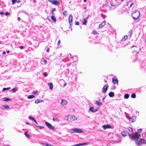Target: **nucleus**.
I'll return each mask as SVG.
<instances>
[{
	"mask_svg": "<svg viewBox=\"0 0 146 146\" xmlns=\"http://www.w3.org/2000/svg\"><path fill=\"white\" fill-rule=\"evenodd\" d=\"M2 100L4 101L8 102L11 101L12 99L7 98H2Z\"/></svg>",
	"mask_w": 146,
	"mask_h": 146,
	"instance_id": "nucleus-16",
	"label": "nucleus"
},
{
	"mask_svg": "<svg viewBox=\"0 0 146 146\" xmlns=\"http://www.w3.org/2000/svg\"><path fill=\"white\" fill-rule=\"evenodd\" d=\"M4 14V13L3 12H0V14H1V15H3Z\"/></svg>",
	"mask_w": 146,
	"mask_h": 146,
	"instance_id": "nucleus-56",
	"label": "nucleus"
},
{
	"mask_svg": "<svg viewBox=\"0 0 146 146\" xmlns=\"http://www.w3.org/2000/svg\"><path fill=\"white\" fill-rule=\"evenodd\" d=\"M53 120L54 121H57L58 122L59 121H60L59 119L57 118H55L54 117L53 118Z\"/></svg>",
	"mask_w": 146,
	"mask_h": 146,
	"instance_id": "nucleus-32",
	"label": "nucleus"
},
{
	"mask_svg": "<svg viewBox=\"0 0 146 146\" xmlns=\"http://www.w3.org/2000/svg\"><path fill=\"white\" fill-rule=\"evenodd\" d=\"M134 4V3H132L131 4H130V7H132V6Z\"/></svg>",
	"mask_w": 146,
	"mask_h": 146,
	"instance_id": "nucleus-59",
	"label": "nucleus"
},
{
	"mask_svg": "<svg viewBox=\"0 0 146 146\" xmlns=\"http://www.w3.org/2000/svg\"><path fill=\"white\" fill-rule=\"evenodd\" d=\"M10 13H8V12H6L5 13V15L6 16L8 15Z\"/></svg>",
	"mask_w": 146,
	"mask_h": 146,
	"instance_id": "nucleus-51",
	"label": "nucleus"
},
{
	"mask_svg": "<svg viewBox=\"0 0 146 146\" xmlns=\"http://www.w3.org/2000/svg\"><path fill=\"white\" fill-rule=\"evenodd\" d=\"M24 134L28 138H30V136L29 135L27 134V132H25L24 133Z\"/></svg>",
	"mask_w": 146,
	"mask_h": 146,
	"instance_id": "nucleus-30",
	"label": "nucleus"
},
{
	"mask_svg": "<svg viewBox=\"0 0 146 146\" xmlns=\"http://www.w3.org/2000/svg\"><path fill=\"white\" fill-rule=\"evenodd\" d=\"M60 40H59L58 41V42L57 43V45H59V44H60Z\"/></svg>",
	"mask_w": 146,
	"mask_h": 146,
	"instance_id": "nucleus-54",
	"label": "nucleus"
},
{
	"mask_svg": "<svg viewBox=\"0 0 146 146\" xmlns=\"http://www.w3.org/2000/svg\"><path fill=\"white\" fill-rule=\"evenodd\" d=\"M89 110L90 111L93 113L95 112L98 110L97 109H95L94 108L92 107H90L89 109Z\"/></svg>",
	"mask_w": 146,
	"mask_h": 146,
	"instance_id": "nucleus-10",
	"label": "nucleus"
},
{
	"mask_svg": "<svg viewBox=\"0 0 146 146\" xmlns=\"http://www.w3.org/2000/svg\"><path fill=\"white\" fill-rule=\"evenodd\" d=\"M108 95L110 97H112L114 96V93L113 92H110L109 93Z\"/></svg>",
	"mask_w": 146,
	"mask_h": 146,
	"instance_id": "nucleus-20",
	"label": "nucleus"
},
{
	"mask_svg": "<svg viewBox=\"0 0 146 146\" xmlns=\"http://www.w3.org/2000/svg\"><path fill=\"white\" fill-rule=\"evenodd\" d=\"M132 30H130L129 31V32H128V35H131V33H132Z\"/></svg>",
	"mask_w": 146,
	"mask_h": 146,
	"instance_id": "nucleus-41",
	"label": "nucleus"
},
{
	"mask_svg": "<svg viewBox=\"0 0 146 146\" xmlns=\"http://www.w3.org/2000/svg\"><path fill=\"white\" fill-rule=\"evenodd\" d=\"M10 88H10V87H8V88H4L3 89V91H5L6 90H9Z\"/></svg>",
	"mask_w": 146,
	"mask_h": 146,
	"instance_id": "nucleus-35",
	"label": "nucleus"
},
{
	"mask_svg": "<svg viewBox=\"0 0 146 146\" xmlns=\"http://www.w3.org/2000/svg\"><path fill=\"white\" fill-rule=\"evenodd\" d=\"M3 107L4 108V109H7V108H8L9 107V106L8 105H3Z\"/></svg>",
	"mask_w": 146,
	"mask_h": 146,
	"instance_id": "nucleus-31",
	"label": "nucleus"
},
{
	"mask_svg": "<svg viewBox=\"0 0 146 146\" xmlns=\"http://www.w3.org/2000/svg\"><path fill=\"white\" fill-rule=\"evenodd\" d=\"M128 131H129L130 133H133V130L130 127H129L127 128Z\"/></svg>",
	"mask_w": 146,
	"mask_h": 146,
	"instance_id": "nucleus-25",
	"label": "nucleus"
},
{
	"mask_svg": "<svg viewBox=\"0 0 146 146\" xmlns=\"http://www.w3.org/2000/svg\"><path fill=\"white\" fill-rule=\"evenodd\" d=\"M66 72L67 73H69V69H68V68H67V70L66 71Z\"/></svg>",
	"mask_w": 146,
	"mask_h": 146,
	"instance_id": "nucleus-55",
	"label": "nucleus"
},
{
	"mask_svg": "<svg viewBox=\"0 0 146 146\" xmlns=\"http://www.w3.org/2000/svg\"><path fill=\"white\" fill-rule=\"evenodd\" d=\"M103 128L105 130L106 129L109 128L111 127V126L109 125H104L102 126Z\"/></svg>",
	"mask_w": 146,
	"mask_h": 146,
	"instance_id": "nucleus-17",
	"label": "nucleus"
},
{
	"mask_svg": "<svg viewBox=\"0 0 146 146\" xmlns=\"http://www.w3.org/2000/svg\"><path fill=\"white\" fill-rule=\"evenodd\" d=\"M96 104L100 106H101L102 105V102H99L98 101H96Z\"/></svg>",
	"mask_w": 146,
	"mask_h": 146,
	"instance_id": "nucleus-21",
	"label": "nucleus"
},
{
	"mask_svg": "<svg viewBox=\"0 0 146 146\" xmlns=\"http://www.w3.org/2000/svg\"><path fill=\"white\" fill-rule=\"evenodd\" d=\"M63 15L64 16H66L67 15V12L66 11H65L63 12Z\"/></svg>",
	"mask_w": 146,
	"mask_h": 146,
	"instance_id": "nucleus-36",
	"label": "nucleus"
},
{
	"mask_svg": "<svg viewBox=\"0 0 146 146\" xmlns=\"http://www.w3.org/2000/svg\"><path fill=\"white\" fill-rule=\"evenodd\" d=\"M105 25V21H104L103 22L100 24L99 27L100 28H101L103 26H104Z\"/></svg>",
	"mask_w": 146,
	"mask_h": 146,
	"instance_id": "nucleus-19",
	"label": "nucleus"
},
{
	"mask_svg": "<svg viewBox=\"0 0 146 146\" xmlns=\"http://www.w3.org/2000/svg\"><path fill=\"white\" fill-rule=\"evenodd\" d=\"M37 93H38V91H35L33 92V93L34 94H36Z\"/></svg>",
	"mask_w": 146,
	"mask_h": 146,
	"instance_id": "nucleus-49",
	"label": "nucleus"
},
{
	"mask_svg": "<svg viewBox=\"0 0 146 146\" xmlns=\"http://www.w3.org/2000/svg\"><path fill=\"white\" fill-rule=\"evenodd\" d=\"M122 10H121L119 9L117 11V14L118 15H120L121 14H122V12L121 11Z\"/></svg>",
	"mask_w": 146,
	"mask_h": 146,
	"instance_id": "nucleus-29",
	"label": "nucleus"
},
{
	"mask_svg": "<svg viewBox=\"0 0 146 146\" xmlns=\"http://www.w3.org/2000/svg\"><path fill=\"white\" fill-rule=\"evenodd\" d=\"M142 130L141 128L138 129L137 132L133 133V135H131L129 133H128V135L130 139L131 140H136L139 138L141 137V134L139 133Z\"/></svg>",
	"mask_w": 146,
	"mask_h": 146,
	"instance_id": "nucleus-1",
	"label": "nucleus"
},
{
	"mask_svg": "<svg viewBox=\"0 0 146 146\" xmlns=\"http://www.w3.org/2000/svg\"><path fill=\"white\" fill-rule=\"evenodd\" d=\"M116 89V86H113V89L115 90Z\"/></svg>",
	"mask_w": 146,
	"mask_h": 146,
	"instance_id": "nucleus-64",
	"label": "nucleus"
},
{
	"mask_svg": "<svg viewBox=\"0 0 146 146\" xmlns=\"http://www.w3.org/2000/svg\"><path fill=\"white\" fill-rule=\"evenodd\" d=\"M56 10V9L55 8H54V9H53L52 10V11H53V12L54 11H55Z\"/></svg>",
	"mask_w": 146,
	"mask_h": 146,
	"instance_id": "nucleus-62",
	"label": "nucleus"
},
{
	"mask_svg": "<svg viewBox=\"0 0 146 146\" xmlns=\"http://www.w3.org/2000/svg\"><path fill=\"white\" fill-rule=\"evenodd\" d=\"M69 22L70 25H72V16L71 15H70L69 16Z\"/></svg>",
	"mask_w": 146,
	"mask_h": 146,
	"instance_id": "nucleus-9",
	"label": "nucleus"
},
{
	"mask_svg": "<svg viewBox=\"0 0 146 146\" xmlns=\"http://www.w3.org/2000/svg\"><path fill=\"white\" fill-rule=\"evenodd\" d=\"M52 4L56 6H59L60 4V3L58 1L56 0H54Z\"/></svg>",
	"mask_w": 146,
	"mask_h": 146,
	"instance_id": "nucleus-12",
	"label": "nucleus"
},
{
	"mask_svg": "<svg viewBox=\"0 0 146 146\" xmlns=\"http://www.w3.org/2000/svg\"><path fill=\"white\" fill-rule=\"evenodd\" d=\"M131 97L132 98H135L136 97V94L135 93H133L131 95Z\"/></svg>",
	"mask_w": 146,
	"mask_h": 146,
	"instance_id": "nucleus-28",
	"label": "nucleus"
},
{
	"mask_svg": "<svg viewBox=\"0 0 146 146\" xmlns=\"http://www.w3.org/2000/svg\"><path fill=\"white\" fill-rule=\"evenodd\" d=\"M108 84L107 85L104 86L102 89V92L104 93H106L108 88Z\"/></svg>",
	"mask_w": 146,
	"mask_h": 146,
	"instance_id": "nucleus-7",
	"label": "nucleus"
},
{
	"mask_svg": "<svg viewBox=\"0 0 146 146\" xmlns=\"http://www.w3.org/2000/svg\"><path fill=\"white\" fill-rule=\"evenodd\" d=\"M94 35H96L97 34V32L95 30H94L92 31Z\"/></svg>",
	"mask_w": 146,
	"mask_h": 146,
	"instance_id": "nucleus-40",
	"label": "nucleus"
},
{
	"mask_svg": "<svg viewBox=\"0 0 146 146\" xmlns=\"http://www.w3.org/2000/svg\"><path fill=\"white\" fill-rule=\"evenodd\" d=\"M48 86H49V88L50 90H52L53 88V85L52 83L50 82L48 83Z\"/></svg>",
	"mask_w": 146,
	"mask_h": 146,
	"instance_id": "nucleus-18",
	"label": "nucleus"
},
{
	"mask_svg": "<svg viewBox=\"0 0 146 146\" xmlns=\"http://www.w3.org/2000/svg\"><path fill=\"white\" fill-rule=\"evenodd\" d=\"M129 96V95L128 94H125L124 96V98L125 99H128Z\"/></svg>",
	"mask_w": 146,
	"mask_h": 146,
	"instance_id": "nucleus-26",
	"label": "nucleus"
},
{
	"mask_svg": "<svg viewBox=\"0 0 146 146\" xmlns=\"http://www.w3.org/2000/svg\"><path fill=\"white\" fill-rule=\"evenodd\" d=\"M43 61V62L45 64H46L47 63V60H44Z\"/></svg>",
	"mask_w": 146,
	"mask_h": 146,
	"instance_id": "nucleus-50",
	"label": "nucleus"
},
{
	"mask_svg": "<svg viewBox=\"0 0 146 146\" xmlns=\"http://www.w3.org/2000/svg\"><path fill=\"white\" fill-rule=\"evenodd\" d=\"M47 74L46 72H45L44 73V77H46L47 76Z\"/></svg>",
	"mask_w": 146,
	"mask_h": 146,
	"instance_id": "nucleus-44",
	"label": "nucleus"
},
{
	"mask_svg": "<svg viewBox=\"0 0 146 146\" xmlns=\"http://www.w3.org/2000/svg\"><path fill=\"white\" fill-rule=\"evenodd\" d=\"M23 13H25V14H28V13L25 11H24L23 12Z\"/></svg>",
	"mask_w": 146,
	"mask_h": 146,
	"instance_id": "nucleus-58",
	"label": "nucleus"
},
{
	"mask_svg": "<svg viewBox=\"0 0 146 146\" xmlns=\"http://www.w3.org/2000/svg\"><path fill=\"white\" fill-rule=\"evenodd\" d=\"M19 48L21 49H23L24 48V47L23 46H19Z\"/></svg>",
	"mask_w": 146,
	"mask_h": 146,
	"instance_id": "nucleus-47",
	"label": "nucleus"
},
{
	"mask_svg": "<svg viewBox=\"0 0 146 146\" xmlns=\"http://www.w3.org/2000/svg\"><path fill=\"white\" fill-rule=\"evenodd\" d=\"M73 146H79V144H77L74 145H73Z\"/></svg>",
	"mask_w": 146,
	"mask_h": 146,
	"instance_id": "nucleus-61",
	"label": "nucleus"
},
{
	"mask_svg": "<svg viewBox=\"0 0 146 146\" xmlns=\"http://www.w3.org/2000/svg\"><path fill=\"white\" fill-rule=\"evenodd\" d=\"M54 0H48V1L52 4Z\"/></svg>",
	"mask_w": 146,
	"mask_h": 146,
	"instance_id": "nucleus-43",
	"label": "nucleus"
},
{
	"mask_svg": "<svg viewBox=\"0 0 146 146\" xmlns=\"http://www.w3.org/2000/svg\"><path fill=\"white\" fill-rule=\"evenodd\" d=\"M140 15V12L139 11H135L132 14L131 16L133 19L136 20L137 19Z\"/></svg>",
	"mask_w": 146,
	"mask_h": 146,
	"instance_id": "nucleus-3",
	"label": "nucleus"
},
{
	"mask_svg": "<svg viewBox=\"0 0 146 146\" xmlns=\"http://www.w3.org/2000/svg\"><path fill=\"white\" fill-rule=\"evenodd\" d=\"M49 49H50L49 48H48L47 49V50H46V52H49Z\"/></svg>",
	"mask_w": 146,
	"mask_h": 146,
	"instance_id": "nucleus-57",
	"label": "nucleus"
},
{
	"mask_svg": "<svg viewBox=\"0 0 146 146\" xmlns=\"http://www.w3.org/2000/svg\"><path fill=\"white\" fill-rule=\"evenodd\" d=\"M51 19L54 22H56V19L55 17L54 16H51Z\"/></svg>",
	"mask_w": 146,
	"mask_h": 146,
	"instance_id": "nucleus-24",
	"label": "nucleus"
},
{
	"mask_svg": "<svg viewBox=\"0 0 146 146\" xmlns=\"http://www.w3.org/2000/svg\"><path fill=\"white\" fill-rule=\"evenodd\" d=\"M45 124L49 129L52 130H54V127L50 123H48L47 121H46Z\"/></svg>",
	"mask_w": 146,
	"mask_h": 146,
	"instance_id": "nucleus-6",
	"label": "nucleus"
},
{
	"mask_svg": "<svg viewBox=\"0 0 146 146\" xmlns=\"http://www.w3.org/2000/svg\"><path fill=\"white\" fill-rule=\"evenodd\" d=\"M88 19V17L85 18L82 20V23L84 25H86L87 23V19Z\"/></svg>",
	"mask_w": 146,
	"mask_h": 146,
	"instance_id": "nucleus-13",
	"label": "nucleus"
},
{
	"mask_svg": "<svg viewBox=\"0 0 146 146\" xmlns=\"http://www.w3.org/2000/svg\"><path fill=\"white\" fill-rule=\"evenodd\" d=\"M35 97V96L33 95H30L27 96V98L29 99H31L34 98Z\"/></svg>",
	"mask_w": 146,
	"mask_h": 146,
	"instance_id": "nucleus-23",
	"label": "nucleus"
},
{
	"mask_svg": "<svg viewBox=\"0 0 146 146\" xmlns=\"http://www.w3.org/2000/svg\"><path fill=\"white\" fill-rule=\"evenodd\" d=\"M142 137H146V132L144 133H143L142 134Z\"/></svg>",
	"mask_w": 146,
	"mask_h": 146,
	"instance_id": "nucleus-42",
	"label": "nucleus"
},
{
	"mask_svg": "<svg viewBox=\"0 0 146 146\" xmlns=\"http://www.w3.org/2000/svg\"><path fill=\"white\" fill-rule=\"evenodd\" d=\"M89 144V143L88 142H85V143H83V145H87Z\"/></svg>",
	"mask_w": 146,
	"mask_h": 146,
	"instance_id": "nucleus-45",
	"label": "nucleus"
},
{
	"mask_svg": "<svg viewBox=\"0 0 146 146\" xmlns=\"http://www.w3.org/2000/svg\"><path fill=\"white\" fill-rule=\"evenodd\" d=\"M75 25H79V22L78 21H77L75 23Z\"/></svg>",
	"mask_w": 146,
	"mask_h": 146,
	"instance_id": "nucleus-46",
	"label": "nucleus"
},
{
	"mask_svg": "<svg viewBox=\"0 0 146 146\" xmlns=\"http://www.w3.org/2000/svg\"><path fill=\"white\" fill-rule=\"evenodd\" d=\"M79 146H82L83 145V143H78Z\"/></svg>",
	"mask_w": 146,
	"mask_h": 146,
	"instance_id": "nucleus-60",
	"label": "nucleus"
},
{
	"mask_svg": "<svg viewBox=\"0 0 146 146\" xmlns=\"http://www.w3.org/2000/svg\"><path fill=\"white\" fill-rule=\"evenodd\" d=\"M129 121L131 122H133L135 121L136 117L135 116H133L131 117H127Z\"/></svg>",
	"mask_w": 146,
	"mask_h": 146,
	"instance_id": "nucleus-8",
	"label": "nucleus"
},
{
	"mask_svg": "<svg viewBox=\"0 0 146 146\" xmlns=\"http://www.w3.org/2000/svg\"><path fill=\"white\" fill-rule=\"evenodd\" d=\"M12 1V4L14 5L15 4L16 2H17V0H11Z\"/></svg>",
	"mask_w": 146,
	"mask_h": 146,
	"instance_id": "nucleus-38",
	"label": "nucleus"
},
{
	"mask_svg": "<svg viewBox=\"0 0 146 146\" xmlns=\"http://www.w3.org/2000/svg\"><path fill=\"white\" fill-rule=\"evenodd\" d=\"M40 102H44V101L42 100H41V99H40Z\"/></svg>",
	"mask_w": 146,
	"mask_h": 146,
	"instance_id": "nucleus-53",
	"label": "nucleus"
},
{
	"mask_svg": "<svg viewBox=\"0 0 146 146\" xmlns=\"http://www.w3.org/2000/svg\"><path fill=\"white\" fill-rule=\"evenodd\" d=\"M17 90V88H15L12 89L11 90V91L13 93H15L16 92Z\"/></svg>",
	"mask_w": 146,
	"mask_h": 146,
	"instance_id": "nucleus-27",
	"label": "nucleus"
},
{
	"mask_svg": "<svg viewBox=\"0 0 146 146\" xmlns=\"http://www.w3.org/2000/svg\"><path fill=\"white\" fill-rule=\"evenodd\" d=\"M127 38V35H125L121 39V41L122 42V41H124L126 40Z\"/></svg>",
	"mask_w": 146,
	"mask_h": 146,
	"instance_id": "nucleus-22",
	"label": "nucleus"
},
{
	"mask_svg": "<svg viewBox=\"0 0 146 146\" xmlns=\"http://www.w3.org/2000/svg\"><path fill=\"white\" fill-rule=\"evenodd\" d=\"M17 19L19 21L21 20V19H20V17H18L17 18Z\"/></svg>",
	"mask_w": 146,
	"mask_h": 146,
	"instance_id": "nucleus-63",
	"label": "nucleus"
},
{
	"mask_svg": "<svg viewBox=\"0 0 146 146\" xmlns=\"http://www.w3.org/2000/svg\"><path fill=\"white\" fill-rule=\"evenodd\" d=\"M112 82L115 84H117L118 83V80L117 79H115L113 77L112 78Z\"/></svg>",
	"mask_w": 146,
	"mask_h": 146,
	"instance_id": "nucleus-14",
	"label": "nucleus"
},
{
	"mask_svg": "<svg viewBox=\"0 0 146 146\" xmlns=\"http://www.w3.org/2000/svg\"><path fill=\"white\" fill-rule=\"evenodd\" d=\"M35 126L37 127H38V128L40 129L44 128V127L42 126H38V125H35Z\"/></svg>",
	"mask_w": 146,
	"mask_h": 146,
	"instance_id": "nucleus-33",
	"label": "nucleus"
},
{
	"mask_svg": "<svg viewBox=\"0 0 146 146\" xmlns=\"http://www.w3.org/2000/svg\"><path fill=\"white\" fill-rule=\"evenodd\" d=\"M33 121L35 122V123L36 124V125H38V123L36 121V120L35 119V121Z\"/></svg>",
	"mask_w": 146,
	"mask_h": 146,
	"instance_id": "nucleus-52",
	"label": "nucleus"
},
{
	"mask_svg": "<svg viewBox=\"0 0 146 146\" xmlns=\"http://www.w3.org/2000/svg\"><path fill=\"white\" fill-rule=\"evenodd\" d=\"M70 131L72 133H82L83 132V130L80 128H72L71 129Z\"/></svg>",
	"mask_w": 146,
	"mask_h": 146,
	"instance_id": "nucleus-4",
	"label": "nucleus"
},
{
	"mask_svg": "<svg viewBox=\"0 0 146 146\" xmlns=\"http://www.w3.org/2000/svg\"><path fill=\"white\" fill-rule=\"evenodd\" d=\"M77 119V117L74 115H69L68 120L69 121H72L74 120H76Z\"/></svg>",
	"mask_w": 146,
	"mask_h": 146,
	"instance_id": "nucleus-5",
	"label": "nucleus"
},
{
	"mask_svg": "<svg viewBox=\"0 0 146 146\" xmlns=\"http://www.w3.org/2000/svg\"><path fill=\"white\" fill-rule=\"evenodd\" d=\"M101 15L104 18L106 17V16L103 14L102 13L101 14Z\"/></svg>",
	"mask_w": 146,
	"mask_h": 146,
	"instance_id": "nucleus-48",
	"label": "nucleus"
},
{
	"mask_svg": "<svg viewBox=\"0 0 146 146\" xmlns=\"http://www.w3.org/2000/svg\"><path fill=\"white\" fill-rule=\"evenodd\" d=\"M128 133H129L127 131L126 132L123 131L121 132V134L123 136L125 137L127 135V134H128Z\"/></svg>",
	"mask_w": 146,
	"mask_h": 146,
	"instance_id": "nucleus-15",
	"label": "nucleus"
},
{
	"mask_svg": "<svg viewBox=\"0 0 146 146\" xmlns=\"http://www.w3.org/2000/svg\"><path fill=\"white\" fill-rule=\"evenodd\" d=\"M39 101L40 99H37L35 101V103L36 104H38L40 103Z\"/></svg>",
	"mask_w": 146,
	"mask_h": 146,
	"instance_id": "nucleus-37",
	"label": "nucleus"
},
{
	"mask_svg": "<svg viewBox=\"0 0 146 146\" xmlns=\"http://www.w3.org/2000/svg\"><path fill=\"white\" fill-rule=\"evenodd\" d=\"M135 141V143L139 146L142 144H146V140H145L143 138H140L136 140H134Z\"/></svg>",
	"mask_w": 146,
	"mask_h": 146,
	"instance_id": "nucleus-2",
	"label": "nucleus"
},
{
	"mask_svg": "<svg viewBox=\"0 0 146 146\" xmlns=\"http://www.w3.org/2000/svg\"><path fill=\"white\" fill-rule=\"evenodd\" d=\"M44 144H45V143H44ZM45 146H54L53 145H52L50 144H48V143H45Z\"/></svg>",
	"mask_w": 146,
	"mask_h": 146,
	"instance_id": "nucleus-39",
	"label": "nucleus"
},
{
	"mask_svg": "<svg viewBox=\"0 0 146 146\" xmlns=\"http://www.w3.org/2000/svg\"><path fill=\"white\" fill-rule=\"evenodd\" d=\"M67 101L64 99H62L61 102V104L63 106L66 105L67 104Z\"/></svg>",
	"mask_w": 146,
	"mask_h": 146,
	"instance_id": "nucleus-11",
	"label": "nucleus"
},
{
	"mask_svg": "<svg viewBox=\"0 0 146 146\" xmlns=\"http://www.w3.org/2000/svg\"><path fill=\"white\" fill-rule=\"evenodd\" d=\"M29 118L30 119H31V120H32L33 121H35V119L34 118H33L31 116H29Z\"/></svg>",
	"mask_w": 146,
	"mask_h": 146,
	"instance_id": "nucleus-34",
	"label": "nucleus"
}]
</instances>
